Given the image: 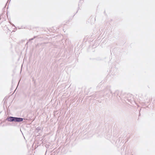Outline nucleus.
<instances>
[{
    "mask_svg": "<svg viewBox=\"0 0 155 155\" xmlns=\"http://www.w3.org/2000/svg\"><path fill=\"white\" fill-rule=\"evenodd\" d=\"M7 120L9 121L21 122L23 119L21 118H17L13 117H10L7 118Z\"/></svg>",
    "mask_w": 155,
    "mask_h": 155,
    "instance_id": "obj_1",
    "label": "nucleus"
}]
</instances>
